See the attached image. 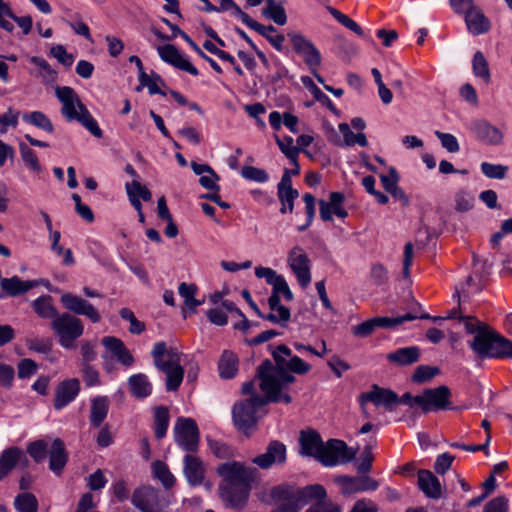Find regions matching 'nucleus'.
I'll return each instance as SVG.
<instances>
[{
    "label": "nucleus",
    "mask_w": 512,
    "mask_h": 512,
    "mask_svg": "<svg viewBox=\"0 0 512 512\" xmlns=\"http://www.w3.org/2000/svg\"><path fill=\"white\" fill-rule=\"evenodd\" d=\"M483 512H508V499L498 496L486 503Z\"/></svg>",
    "instance_id": "obj_64"
},
{
    "label": "nucleus",
    "mask_w": 512,
    "mask_h": 512,
    "mask_svg": "<svg viewBox=\"0 0 512 512\" xmlns=\"http://www.w3.org/2000/svg\"><path fill=\"white\" fill-rule=\"evenodd\" d=\"M160 58L177 69L188 72L193 76L199 75L198 69L185 58L172 44H166L157 48Z\"/></svg>",
    "instance_id": "obj_19"
},
{
    "label": "nucleus",
    "mask_w": 512,
    "mask_h": 512,
    "mask_svg": "<svg viewBox=\"0 0 512 512\" xmlns=\"http://www.w3.org/2000/svg\"><path fill=\"white\" fill-rule=\"evenodd\" d=\"M139 83L140 85L136 88L137 91H140L143 87H147L150 95H165L160 88V84H163V81L156 73L147 74L145 71H141V73H139Z\"/></svg>",
    "instance_id": "obj_43"
},
{
    "label": "nucleus",
    "mask_w": 512,
    "mask_h": 512,
    "mask_svg": "<svg viewBox=\"0 0 512 512\" xmlns=\"http://www.w3.org/2000/svg\"><path fill=\"white\" fill-rule=\"evenodd\" d=\"M481 171L490 179H503L508 171V167L501 164L483 162L481 164Z\"/></svg>",
    "instance_id": "obj_56"
},
{
    "label": "nucleus",
    "mask_w": 512,
    "mask_h": 512,
    "mask_svg": "<svg viewBox=\"0 0 512 512\" xmlns=\"http://www.w3.org/2000/svg\"><path fill=\"white\" fill-rule=\"evenodd\" d=\"M218 12L232 10V14L239 18L244 24L250 19V16L243 12L241 8L233 0H220V6L217 7Z\"/></svg>",
    "instance_id": "obj_62"
},
{
    "label": "nucleus",
    "mask_w": 512,
    "mask_h": 512,
    "mask_svg": "<svg viewBox=\"0 0 512 512\" xmlns=\"http://www.w3.org/2000/svg\"><path fill=\"white\" fill-rule=\"evenodd\" d=\"M130 392L136 398H146L152 393V384L145 374L139 373L128 379Z\"/></svg>",
    "instance_id": "obj_35"
},
{
    "label": "nucleus",
    "mask_w": 512,
    "mask_h": 512,
    "mask_svg": "<svg viewBox=\"0 0 512 512\" xmlns=\"http://www.w3.org/2000/svg\"><path fill=\"white\" fill-rule=\"evenodd\" d=\"M290 39L294 50L303 58L310 71L317 70L321 64L319 50L300 34H291Z\"/></svg>",
    "instance_id": "obj_18"
},
{
    "label": "nucleus",
    "mask_w": 512,
    "mask_h": 512,
    "mask_svg": "<svg viewBox=\"0 0 512 512\" xmlns=\"http://www.w3.org/2000/svg\"><path fill=\"white\" fill-rule=\"evenodd\" d=\"M326 495L325 488L319 484L308 485L302 489L277 486L271 490L272 499L278 503V507L273 512H299L312 499H320Z\"/></svg>",
    "instance_id": "obj_7"
},
{
    "label": "nucleus",
    "mask_w": 512,
    "mask_h": 512,
    "mask_svg": "<svg viewBox=\"0 0 512 512\" xmlns=\"http://www.w3.org/2000/svg\"><path fill=\"white\" fill-rule=\"evenodd\" d=\"M473 72L477 77H481L485 82L490 80V71L488 62L482 52L477 51L474 54L473 61Z\"/></svg>",
    "instance_id": "obj_49"
},
{
    "label": "nucleus",
    "mask_w": 512,
    "mask_h": 512,
    "mask_svg": "<svg viewBox=\"0 0 512 512\" xmlns=\"http://www.w3.org/2000/svg\"><path fill=\"white\" fill-rule=\"evenodd\" d=\"M263 15L270 18L278 25H284L287 22L286 12L282 2H279L277 5L265 7L263 9Z\"/></svg>",
    "instance_id": "obj_55"
},
{
    "label": "nucleus",
    "mask_w": 512,
    "mask_h": 512,
    "mask_svg": "<svg viewBox=\"0 0 512 512\" xmlns=\"http://www.w3.org/2000/svg\"><path fill=\"white\" fill-rule=\"evenodd\" d=\"M48 282L44 279L38 280H22L18 276H12L10 278H3L0 280V287L3 294L0 295V298L3 297H17L27 293L32 288L38 287L40 285L47 286Z\"/></svg>",
    "instance_id": "obj_17"
},
{
    "label": "nucleus",
    "mask_w": 512,
    "mask_h": 512,
    "mask_svg": "<svg viewBox=\"0 0 512 512\" xmlns=\"http://www.w3.org/2000/svg\"><path fill=\"white\" fill-rule=\"evenodd\" d=\"M49 448V443L41 439L30 443L27 447V451L36 462H42L46 458Z\"/></svg>",
    "instance_id": "obj_51"
},
{
    "label": "nucleus",
    "mask_w": 512,
    "mask_h": 512,
    "mask_svg": "<svg viewBox=\"0 0 512 512\" xmlns=\"http://www.w3.org/2000/svg\"><path fill=\"white\" fill-rule=\"evenodd\" d=\"M356 452L348 448L346 443L338 439H330L323 444L318 461L326 467H334L350 462Z\"/></svg>",
    "instance_id": "obj_11"
},
{
    "label": "nucleus",
    "mask_w": 512,
    "mask_h": 512,
    "mask_svg": "<svg viewBox=\"0 0 512 512\" xmlns=\"http://www.w3.org/2000/svg\"><path fill=\"white\" fill-rule=\"evenodd\" d=\"M453 298L457 300V309L450 310V329L460 328L467 334L473 335L469 342L471 349L480 358H509L512 350V341L501 336L470 315H463L465 308L462 306L469 295L461 287L456 286Z\"/></svg>",
    "instance_id": "obj_1"
},
{
    "label": "nucleus",
    "mask_w": 512,
    "mask_h": 512,
    "mask_svg": "<svg viewBox=\"0 0 512 512\" xmlns=\"http://www.w3.org/2000/svg\"><path fill=\"white\" fill-rule=\"evenodd\" d=\"M286 460V447L279 441H272L267 451L253 458L252 462L262 469H268L273 464H282Z\"/></svg>",
    "instance_id": "obj_23"
},
{
    "label": "nucleus",
    "mask_w": 512,
    "mask_h": 512,
    "mask_svg": "<svg viewBox=\"0 0 512 512\" xmlns=\"http://www.w3.org/2000/svg\"><path fill=\"white\" fill-rule=\"evenodd\" d=\"M216 472L221 478L218 488L221 499L228 507L242 508L249 497L256 470L243 462L227 461L220 464Z\"/></svg>",
    "instance_id": "obj_3"
},
{
    "label": "nucleus",
    "mask_w": 512,
    "mask_h": 512,
    "mask_svg": "<svg viewBox=\"0 0 512 512\" xmlns=\"http://www.w3.org/2000/svg\"><path fill=\"white\" fill-rule=\"evenodd\" d=\"M155 367L166 376V390L176 391L184 378L182 353L165 342H156L151 351Z\"/></svg>",
    "instance_id": "obj_5"
},
{
    "label": "nucleus",
    "mask_w": 512,
    "mask_h": 512,
    "mask_svg": "<svg viewBox=\"0 0 512 512\" xmlns=\"http://www.w3.org/2000/svg\"><path fill=\"white\" fill-rule=\"evenodd\" d=\"M339 132L342 134L343 139H341L340 146H354L359 145L361 147H366L368 145L367 138L364 133H353L350 126L347 123H340Z\"/></svg>",
    "instance_id": "obj_42"
},
{
    "label": "nucleus",
    "mask_w": 512,
    "mask_h": 512,
    "mask_svg": "<svg viewBox=\"0 0 512 512\" xmlns=\"http://www.w3.org/2000/svg\"><path fill=\"white\" fill-rule=\"evenodd\" d=\"M255 276L260 279H265L267 284L272 286V294L268 298V301L276 303L277 301H280L281 296H283L287 301H291L293 299V293L284 276L278 274L272 268L257 266L255 268Z\"/></svg>",
    "instance_id": "obj_12"
},
{
    "label": "nucleus",
    "mask_w": 512,
    "mask_h": 512,
    "mask_svg": "<svg viewBox=\"0 0 512 512\" xmlns=\"http://www.w3.org/2000/svg\"><path fill=\"white\" fill-rule=\"evenodd\" d=\"M473 132L478 140L489 144L497 145L502 142V132L486 121H478L473 125Z\"/></svg>",
    "instance_id": "obj_30"
},
{
    "label": "nucleus",
    "mask_w": 512,
    "mask_h": 512,
    "mask_svg": "<svg viewBox=\"0 0 512 512\" xmlns=\"http://www.w3.org/2000/svg\"><path fill=\"white\" fill-rule=\"evenodd\" d=\"M126 191L128 196L137 197L139 200L141 198L144 201H150L152 198L151 192L136 180L126 184Z\"/></svg>",
    "instance_id": "obj_60"
},
{
    "label": "nucleus",
    "mask_w": 512,
    "mask_h": 512,
    "mask_svg": "<svg viewBox=\"0 0 512 512\" xmlns=\"http://www.w3.org/2000/svg\"><path fill=\"white\" fill-rule=\"evenodd\" d=\"M328 10L330 14L344 27L356 33L357 35H363L362 28L354 20L335 8L329 7Z\"/></svg>",
    "instance_id": "obj_54"
},
{
    "label": "nucleus",
    "mask_w": 512,
    "mask_h": 512,
    "mask_svg": "<svg viewBox=\"0 0 512 512\" xmlns=\"http://www.w3.org/2000/svg\"><path fill=\"white\" fill-rule=\"evenodd\" d=\"M51 329L58 337L59 344L70 349L74 342L84 333L82 320L70 313H62L55 317L51 322Z\"/></svg>",
    "instance_id": "obj_8"
},
{
    "label": "nucleus",
    "mask_w": 512,
    "mask_h": 512,
    "mask_svg": "<svg viewBox=\"0 0 512 512\" xmlns=\"http://www.w3.org/2000/svg\"><path fill=\"white\" fill-rule=\"evenodd\" d=\"M314 500L316 503L312 504L306 512H341L339 506L326 500V496L320 499L314 498L310 502Z\"/></svg>",
    "instance_id": "obj_63"
},
{
    "label": "nucleus",
    "mask_w": 512,
    "mask_h": 512,
    "mask_svg": "<svg viewBox=\"0 0 512 512\" xmlns=\"http://www.w3.org/2000/svg\"><path fill=\"white\" fill-rule=\"evenodd\" d=\"M35 313L43 319H54L59 314L52 304V298L49 295H42L32 303Z\"/></svg>",
    "instance_id": "obj_39"
},
{
    "label": "nucleus",
    "mask_w": 512,
    "mask_h": 512,
    "mask_svg": "<svg viewBox=\"0 0 512 512\" xmlns=\"http://www.w3.org/2000/svg\"><path fill=\"white\" fill-rule=\"evenodd\" d=\"M180 296L184 299L185 306L194 311L196 307L202 304L201 301L195 299L197 286L195 284L181 283L178 287Z\"/></svg>",
    "instance_id": "obj_47"
},
{
    "label": "nucleus",
    "mask_w": 512,
    "mask_h": 512,
    "mask_svg": "<svg viewBox=\"0 0 512 512\" xmlns=\"http://www.w3.org/2000/svg\"><path fill=\"white\" fill-rule=\"evenodd\" d=\"M80 390V382L76 378L68 379L59 384L56 390L54 407L60 410L71 403Z\"/></svg>",
    "instance_id": "obj_27"
},
{
    "label": "nucleus",
    "mask_w": 512,
    "mask_h": 512,
    "mask_svg": "<svg viewBox=\"0 0 512 512\" xmlns=\"http://www.w3.org/2000/svg\"><path fill=\"white\" fill-rule=\"evenodd\" d=\"M448 405V387L439 386L434 389H425L422 392V410L424 412L446 409Z\"/></svg>",
    "instance_id": "obj_24"
},
{
    "label": "nucleus",
    "mask_w": 512,
    "mask_h": 512,
    "mask_svg": "<svg viewBox=\"0 0 512 512\" xmlns=\"http://www.w3.org/2000/svg\"><path fill=\"white\" fill-rule=\"evenodd\" d=\"M441 370L437 366L419 365L411 375V381L415 384H426L431 382L436 376L440 375Z\"/></svg>",
    "instance_id": "obj_45"
},
{
    "label": "nucleus",
    "mask_w": 512,
    "mask_h": 512,
    "mask_svg": "<svg viewBox=\"0 0 512 512\" xmlns=\"http://www.w3.org/2000/svg\"><path fill=\"white\" fill-rule=\"evenodd\" d=\"M272 355L276 362L265 360L258 367V386L261 391H266L273 401L291 402V397L285 392L286 388L295 381L290 373L306 374L311 370V365L298 356H293L291 350L285 345H279Z\"/></svg>",
    "instance_id": "obj_2"
},
{
    "label": "nucleus",
    "mask_w": 512,
    "mask_h": 512,
    "mask_svg": "<svg viewBox=\"0 0 512 512\" xmlns=\"http://www.w3.org/2000/svg\"><path fill=\"white\" fill-rule=\"evenodd\" d=\"M174 440L184 451L195 453L199 448L200 432L197 423L192 418L179 417L173 428Z\"/></svg>",
    "instance_id": "obj_10"
},
{
    "label": "nucleus",
    "mask_w": 512,
    "mask_h": 512,
    "mask_svg": "<svg viewBox=\"0 0 512 512\" xmlns=\"http://www.w3.org/2000/svg\"><path fill=\"white\" fill-rule=\"evenodd\" d=\"M19 150L21 154V158L25 165L32 170L33 172L39 173L41 171V165L38 161L36 153L34 150L29 148L26 144L20 143Z\"/></svg>",
    "instance_id": "obj_50"
},
{
    "label": "nucleus",
    "mask_w": 512,
    "mask_h": 512,
    "mask_svg": "<svg viewBox=\"0 0 512 512\" xmlns=\"http://www.w3.org/2000/svg\"><path fill=\"white\" fill-rule=\"evenodd\" d=\"M465 22L469 32L474 35L486 33L491 27L489 19L483 14L482 10L476 6L467 13Z\"/></svg>",
    "instance_id": "obj_32"
},
{
    "label": "nucleus",
    "mask_w": 512,
    "mask_h": 512,
    "mask_svg": "<svg viewBox=\"0 0 512 512\" xmlns=\"http://www.w3.org/2000/svg\"><path fill=\"white\" fill-rule=\"evenodd\" d=\"M183 473L189 485L200 486L205 479L206 468L198 456L190 453L184 456Z\"/></svg>",
    "instance_id": "obj_21"
},
{
    "label": "nucleus",
    "mask_w": 512,
    "mask_h": 512,
    "mask_svg": "<svg viewBox=\"0 0 512 512\" xmlns=\"http://www.w3.org/2000/svg\"><path fill=\"white\" fill-rule=\"evenodd\" d=\"M256 383L258 384V378L243 384L242 391L249 395V398L236 403L232 410L235 426L244 433H248L256 425L258 419L264 415V407L269 402H274L266 391H262L264 396H259L256 393Z\"/></svg>",
    "instance_id": "obj_4"
},
{
    "label": "nucleus",
    "mask_w": 512,
    "mask_h": 512,
    "mask_svg": "<svg viewBox=\"0 0 512 512\" xmlns=\"http://www.w3.org/2000/svg\"><path fill=\"white\" fill-rule=\"evenodd\" d=\"M14 507L18 512H37L38 500L32 493L23 492L15 497Z\"/></svg>",
    "instance_id": "obj_46"
},
{
    "label": "nucleus",
    "mask_w": 512,
    "mask_h": 512,
    "mask_svg": "<svg viewBox=\"0 0 512 512\" xmlns=\"http://www.w3.org/2000/svg\"><path fill=\"white\" fill-rule=\"evenodd\" d=\"M154 432L158 439L163 438L169 427V410L164 406H157L153 409Z\"/></svg>",
    "instance_id": "obj_41"
},
{
    "label": "nucleus",
    "mask_w": 512,
    "mask_h": 512,
    "mask_svg": "<svg viewBox=\"0 0 512 512\" xmlns=\"http://www.w3.org/2000/svg\"><path fill=\"white\" fill-rule=\"evenodd\" d=\"M344 195L341 192H332L329 201L321 200L319 202L320 218L323 221H332L333 216L346 218L348 212L343 207Z\"/></svg>",
    "instance_id": "obj_22"
},
{
    "label": "nucleus",
    "mask_w": 512,
    "mask_h": 512,
    "mask_svg": "<svg viewBox=\"0 0 512 512\" xmlns=\"http://www.w3.org/2000/svg\"><path fill=\"white\" fill-rule=\"evenodd\" d=\"M421 350L417 346L399 348L387 355L390 362L397 363L400 366L412 365L419 361Z\"/></svg>",
    "instance_id": "obj_34"
},
{
    "label": "nucleus",
    "mask_w": 512,
    "mask_h": 512,
    "mask_svg": "<svg viewBox=\"0 0 512 512\" xmlns=\"http://www.w3.org/2000/svg\"><path fill=\"white\" fill-rule=\"evenodd\" d=\"M359 400L362 411L366 417H369V413L366 408L367 402H371L376 406H383L390 411H392L394 406L399 403V398L396 393L378 386H373L372 390L361 394Z\"/></svg>",
    "instance_id": "obj_15"
},
{
    "label": "nucleus",
    "mask_w": 512,
    "mask_h": 512,
    "mask_svg": "<svg viewBox=\"0 0 512 512\" xmlns=\"http://www.w3.org/2000/svg\"><path fill=\"white\" fill-rule=\"evenodd\" d=\"M335 481L340 485L342 493L346 495L358 492L374 491L379 486L378 482L369 476H338Z\"/></svg>",
    "instance_id": "obj_20"
},
{
    "label": "nucleus",
    "mask_w": 512,
    "mask_h": 512,
    "mask_svg": "<svg viewBox=\"0 0 512 512\" xmlns=\"http://www.w3.org/2000/svg\"><path fill=\"white\" fill-rule=\"evenodd\" d=\"M17 465L22 468L28 466V458L25 452L16 447L4 450L0 458V480L7 476Z\"/></svg>",
    "instance_id": "obj_26"
},
{
    "label": "nucleus",
    "mask_w": 512,
    "mask_h": 512,
    "mask_svg": "<svg viewBox=\"0 0 512 512\" xmlns=\"http://www.w3.org/2000/svg\"><path fill=\"white\" fill-rule=\"evenodd\" d=\"M12 17H14V12L11 5L4 0H0V28L7 32H12L14 30V24L11 21Z\"/></svg>",
    "instance_id": "obj_52"
},
{
    "label": "nucleus",
    "mask_w": 512,
    "mask_h": 512,
    "mask_svg": "<svg viewBox=\"0 0 512 512\" xmlns=\"http://www.w3.org/2000/svg\"><path fill=\"white\" fill-rule=\"evenodd\" d=\"M276 143L278 144L282 153L291 161L295 162L298 156V149L294 146L293 138L286 136L283 139L276 137Z\"/></svg>",
    "instance_id": "obj_58"
},
{
    "label": "nucleus",
    "mask_w": 512,
    "mask_h": 512,
    "mask_svg": "<svg viewBox=\"0 0 512 512\" xmlns=\"http://www.w3.org/2000/svg\"><path fill=\"white\" fill-rule=\"evenodd\" d=\"M475 197L472 193L462 190L455 194V209L459 212H467L474 206Z\"/></svg>",
    "instance_id": "obj_53"
},
{
    "label": "nucleus",
    "mask_w": 512,
    "mask_h": 512,
    "mask_svg": "<svg viewBox=\"0 0 512 512\" xmlns=\"http://www.w3.org/2000/svg\"><path fill=\"white\" fill-rule=\"evenodd\" d=\"M63 306L70 312L86 316L93 323H98L101 320V316L97 309L87 300L80 296L72 293H64L60 298Z\"/></svg>",
    "instance_id": "obj_16"
},
{
    "label": "nucleus",
    "mask_w": 512,
    "mask_h": 512,
    "mask_svg": "<svg viewBox=\"0 0 512 512\" xmlns=\"http://www.w3.org/2000/svg\"><path fill=\"white\" fill-rule=\"evenodd\" d=\"M81 373L83 381L88 387L99 386L101 384L100 375L97 369L90 364H81Z\"/></svg>",
    "instance_id": "obj_59"
},
{
    "label": "nucleus",
    "mask_w": 512,
    "mask_h": 512,
    "mask_svg": "<svg viewBox=\"0 0 512 512\" xmlns=\"http://www.w3.org/2000/svg\"><path fill=\"white\" fill-rule=\"evenodd\" d=\"M287 264L302 288L311 282V261L300 246H294L287 255Z\"/></svg>",
    "instance_id": "obj_13"
},
{
    "label": "nucleus",
    "mask_w": 512,
    "mask_h": 512,
    "mask_svg": "<svg viewBox=\"0 0 512 512\" xmlns=\"http://www.w3.org/2000/svg\"><path fill=\"white\" fill-rule=\"evenodd\" d=\"M153 472H154L155 477L159 481H161V483L163 484V486L166 489H169L174 485L175 477L170 472L168 466L165 463H163L161 461L154 462L153 463Z\"/></svg>",
    "instance_id": "obj_48"
},
{
    "label": "nucleus",
    "mask_w": 512,
    "mask_h": 512,
    "mask_svg": "<svg viewBox=\"0 0 512 512\" xmlns=\"http://www.w3.org/2000/svg\"><path fill=\"white\" fill-rule=\"evenodd\" d=\"M245 25L255 30L260 35L264 36L276 50H283V43L285 38L283 35L277 34L276 29L272 25L264 26L251 17Z\"/></svg>",
    "instance_id": "obj_33"
},
{
    "label": "nucleus",
    "mask_w": 512,
    "mask_h": 512,
    "mask_svg": "<svg viewBox=\"0 0 512 512\" xmlns=\"http://www.w3.org/2000/svg\"><path fill=\"white\" fill-rule=\"evenodd\" d=\"M55 95L62 104L61 114L67 121L79 122L93 136L97 138L102 136V130L97 121L82 103L73 88L69 86L57 87Z\"/></svg>",
    "instance_id": "obj_6"
},
{
    "label": "nucleus",
    "mask_w": 512,
    "mask_h": 512,
    "mask_svg": "<svg viewBox=\"0 0 512 512\" xmlns=\"http://www.w3.org/2000/svg\"><path fill=\"white\" fill-rule=\"evenodd\" d=\"M132 504L141 512H167L168 498L151 486H141L134 490Z\"/></svg>",
    "instance_id": "obj_9"
},
{
    "label": "nucleus",
    "mask_w": 512,
    "mask_h": 512,
    "mask_svg": "<svg viewBox=\"0 0 512 512\" xmlns=\"http://www.w3.org/2000/svg\"><path fill=\"white\" fill-rule=\"evenodd\" d=\"M25 123L30 124L38 129H41L49 134L54 132V125L50 118L42 111L27 112L22 115Z\"/></svg>",
    "instance_id": "obj_37"
},
{
    "label": "nucleus",
    "mask_w": 512,
    "mask_h": 512,
    "mask_svg": "<svg viewBox=\"0 0 512 512\" xmlns=\"http://www.w3.org/2000/svg\"><path fill=\"white\" fill-rule=\"evenodd\" d=\"M219 374L222 378L230 379L233 378L238 371V358L230 351H224L219 363Z\"/></svg>",
    "instance_id": "obj_38"
},
{
    "label": "nucleus",
    "mask_w": 512,
    "mask_h": 512,
    "mask_svg": "<svg viewBox=\"0 0 512 512\" xmlns=\"http://www.w3.org/2000/svg\"><path fill=\"white\" fill-rule=\"evenodd\" d=\"M417 318L428 319L430 317L428 314H422L420 316H417L412 313H407L405 315L397 317H375L373 318V321L376 328H394L406 321H412Z\"/></svg>",
    "instance_id": "obj_40"
},
{
    "label": "nucleus",
    "mask_w": 512,
    "mask_h": 512,
    "mask_svg": "<svg viewBox=\"0 0 512 512\" xmlns=\"http://www.w3.org/2000/svg\"><path fill=\"white\" fill-rule=\"evenodd\" d=\"M277 195L281 202V213L292 212L294 208V200L298 198L299 193L292 187V181L288 170H285L281 181L277 185Z\"/></svg>",
    "instance_id": "obj_25"
},
{
    "label": "nucleus",
    "mask_w": 512,
    "mask_h": 512,
    "mask_svg": "<svg viewBox=\"0 0 512 512\" xmlns=\"http://www.w3.org/2000/svg\"><path fill=\"white\" fill-rule=\"evenodd\" d=\"M241 175L247 180L258 183H264L269 178L265 170L253 166H244L241 170Z\"/></svg>",
    "instance_id": "obj_61"
},
{
    "label": "nucleus",
    "mask_w": 512,
    "mask_h": 512,
    "mask_svg": "<svg viewBox=\"0 0 512 512\" xmlns=\"http://www.w3.org/2000/svg\"><path fill=\"white\" fill-rule=\"evenodd\" d=\"M105 348V352L102 355L104 359V369L111 372V366L109 360L116 359L119 363L124 366H131L134 363V358L125 347L124 342L113 336H106L101 341Z\"/></svg>",
    "instance_id": "obj_14"
},
{
    "label": "nucleus",
    "mask_w": 512,
    "mask_h": 512,
    "mask_svg": "<svg viewBox=\"0 0 512 512\" xmlns=\"http://www.w3.org/2000/svg\"><path fill=\"white\" fill-rule=\"evenodd\" d=\"M20 116V112L13 109L8 108V110L0 115V134H4L7 132L8 127L16 128L18 125V119Z\"/></svg>",
    "instance_id": "obj_57"
},
{
    "label": "nucleus",
    "mask_w": 512,
    "mask_h": 512,
    "mask_svg": "<svg viewBox=\"0 0 512 512\" xmlns=\"http://www.w3.org/2000/svg\"><path fill=\"white\" fill-rule=\"evenodd\" d=\"M299 441L301 455L314 457L318 460L322 446L324 444L320 435L312 429L303 430L300 434Z\"/></svg>",
    "instance_id": "obj_29"
},
{
    "label": "nucleus",
    "mask_w": 512,
    "mask_h": 512,
    "mask_svg": "<svg viewBox=\"0 0 512 512\" xmlns=\"http://www.w3.org/2000/svg\"><path fill=\"white\" fill-rule=\"evenodd\" d=\"M417 484L428 498L439 499L442 495V484L430 470L420 469L417 471Z\"/></svg>",
    "instance_id": "obj_28"
},
{
    "label": "nucleus",
    "mask_w": 512,
    "mask_h": 512,
    "mask_svg": "<svg viewBox=\"0 0 512 512\" xmlns=\"http://www.w3.org/2000/svg\"><path fill=\"white\" fill-rule=\"evenodd\" d=\"M108 409L109 403L107 397H95L91 403L90 423L95 427H99L105 420Z\"/></svg>",
    "instance_id": "obj_36"
},
{
    "label": "nucleus",
    "mask_w": 512,
    "mask_h": 512,
    "mask_svg": "<svg viewBox=\"0 0 512 512\" xmlns=\"http://www.w3.org/2000/svg\"><path fill=\"white\" fill-rule=\"evenodd\" d=\"M48 453L50 470L57 475L61 474L68 460L64 443L60 439H54Z\"/></svg>",
    "instance_id": "obj_31"
},
{
    "label": "nucleus",
    "mask_w": 512,
    "mask_h": 512,
    "mask_svg": "<svg viewBox=\"0 0 512 512\" xmlns=\"http://www.w3.org/2000/svg\"><path fill=\"white\" fill-rule=\"evenodd\" d=\"M29 61L38 68L37 76L42 79L45 84H52L57 79V72L42 57L32 56Z\"/></svg>",
    "instance_id": "obj_44"
}]
</instances>
